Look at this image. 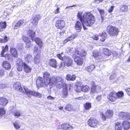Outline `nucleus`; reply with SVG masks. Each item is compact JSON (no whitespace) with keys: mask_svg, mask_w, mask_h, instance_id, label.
I'll return each mask as SVG.
<instances>
[{"mask_svg":"<svg viewBox=\"0 0 130 130\" xmlns=\"http://www.w3.org/2000/svg\"><path fill=\"white\" fill-rule=\"evenodd\" d=\"M4 70L3 69H0V77L3 76L4 74Z\"/></svg>","mask_w":130,"mask_h":130,"instance_id":"4d7b16f0","label":"nucleus"},{"mask_svg":"<svg viewBox=\"0 0 130 130\" xmlns=\"http://www.w3.org/2000/svg\"><path fill=\"white\" fill-rule=\"evenodd\" d=\"M65 66H66L65 65L64 63L63 64V63H61L60 66V68H64Z\"/></svg>","mask_w":130,"mask_h":130,"instance_id":"338daca9","label":"nucleus"},{"mask_svg":"<svg viewBox=\"0 0 130 130\" xmlns=\"http://www.w3.org/2000/svg\"><path fill=\"white\" fill-rule=\"evenodd\" d=\"M6 26V23L5 22H1L0 23V26L2 28H5Z\"/></svg>","mask_w":130,"mask_h":130,"instance_id":"864d4df0","label":"nucleus"},{"mask_svg":"<svg viewBox=\"0 0 130 130\" xmlns=\"http://www.w3.org/2000/svg\"><path fill=\"white\" fill-rule=\"evenodd\" d=\"M7 100L5 98H0V105L5 106L7 103Z\"/></svg>","mask_w":130,"mask_h":130,"instance_id":"7c9ffc66","label":"nucleus"},{"mask_svg":"<svg viewBox=\"0 0 130 130\" xmlns=\"http://www.w3.org/2000/svg\"><path fill=\"white\" fill-rule=\"evenodd\" d=\"M93 56L97 59H99L101 57V56L97 51H94L93 52Z\"/></svg>","mask_w":130,"mask_h":130,"instance_id":"473e14b6","label":"nucleus"},{"mask_svg":"<svg viewBox=\"0 0 130 130\" xmlns=\"http://www.w3.org/2000/svg\"><path fill=\"white\" fill-rule=\"evenodd\" d=\"M82 13V12H78L77 17L82 23L84 29L85 30L87 28L85 26L84 24L87 26H90L95 23V18L90 12H85L83 15Z\"/></svg>","mask_w":130,"mask_h":130,"instance_id":"f257e3e1","label":"nucleus"},{"mask_svg":"<svg viewBox=\"0 0 130 130\" xmlns=\"http://www.w3.org/2000/svg\"><path fill=\"white\" fill-rule=\"evenodd\" d=\"M89 87L87 85L82 86V90L84 92H86L89 90Z\"/></svg>","mask_w":130,"mask_h":130,"instance_id":"58836bf2","label":"nucleus"},{"mask_svg":"<svg viewBox=\"0 0 130 130\" xmlns=\"http://www.w3.org/2000/svg\"><path fill=\"white\" fill-rule=\"evenodd\" d=\"M31 41H28L27 42H25L26 43V47L28 48H29L30 46L31 45Z\"/></svg>","mask_w":130,"mask_h":130,"instance_id":"052dcab7","label":"nucleus"},{"mask_svg":"<svg viewBox=\"0 0 130 130\" xmlns=\"http://www.w3.org/2000/svg\"><path fill=\"white\" fill-rule=\"evenodd\" d=\"M40 61V57L39 55H36L34 57V62L36 64L39 63Z\"/></svg>","mask_w":130,"mask_h":130,"instance_id":"e433bc0d","label":"nucleus"},{"mask_svg":"<svg viewBox=\"0 0 130 130\" xmlns=\"http://www.w3.org/2000/svg\"><path fill=\"white\" fill-rule=\"evenodd\" d=\"M84 107L85 109L88 110L91 107V105L90 103H86L84 105Z\"/></svg>","mask_w":130,"mask_h":130,"instance_id":"8fccbe9b","label":"nucleus"},{"mask_svg":"<svg viewBox=\"0 0 130 130\" xmlns=\"http://www.w3.org/2000/svg\"><path fill=\"white\" fill-rule=\"evenodd\" d=\"M63 54V53L62 52L61 53L59 54H57V57L60 59L61 60H62L63 61V57H62V55Z\"/></svg>","mask_w":130,"mask_h":130,"instance_id":"6e6d98bb","label":"nucleus"},{"mask_svg":"<svg viewBox=\"0 0 130 130\" xmlns=\"http://www.w3.org/2000/svg\"><path fill=\"white\" fill-rule=\"evenodd\" d=\"M107 31L110 36H116L119 32L118 29L116 27L109 25L107 27Z\"/></svg>","mask_w":130,"mask_h":130,"instance_id":"20e7f679","label":"nucleus"},{"mask_svg":"<svg viewBox=\"0 0 130 130\" xmlns=\"http://www.w3.org/2000/svg\"><path fill=\"white\" fill-rule=\"evenodd\" d=\"M65 22L62 20L59 19L56 21L55 26L57 28L62 29L64 27Z\"/></svg>","mask_w":130,"mask_h":130,"instance_id":"1a4fd4ad","label":"nucleus"},{"mask_svg":"<svg viewBox=\"0 0 130 130\" xmlns=\"http://www.w3.org/2000/svg\"><path fill=\"white\" fill-rule=\"evenodd\" d=\"M65 109L69 111H71L72 109V107L70 104H68L65 107Z\"/></svg>","mask_w":130,"mask_h":130,"instance_id":"09e8293b","label":"nucleus"},{"mask_svg":"<svg viewBox=\"0 0 130 130\" xmlns=\"http://www.w3.org/2000/svg\"><path fill=\"white\" fill-rule=\"evenodd\" d=\"M65 65L69 67L72 65V60L69 57L67 56H65L63 57V61Z\"/></svg>","mask_w":130,"mask_h":130,"instance_id":"f8f14e48","label":"nucleus"},{"mask_svg":"<svg viewBox=\"0 0 130 130\" xmlns=\"http://www.w3.org/2000/svg\"><path fill=\"white\" fill-rule=\"evenodd\" d=\"M73 128L72 126L68 123L62 124L58 126L57 127V130H69Z\"/></svg>","mask_w":130,"mask_h":130,"instance_id":"0eeeda50","label":"nucleus"},{"mask_svg":"<svg viewBox=\"0 0 130 130\" xmlns=\"http://www.w3.org/2000/svg\"><path fill=\"white\" fill-rule=\"evenodd\" d=\"M23 39L25 43L27 42L28 41H30L29 39L27 37L25 36H23Z\"/></svg>","mask_w":130,"mask_h":130,"instance_id":"bf43d9fd","label":"nucleus"},{"mask_svg":"<svg viewBox=\"0 0 130 130\" xmlns=\"http://www.w3.org/2000/svg\"><path fill=\"white\" fill-rule=\"evenodd\" d=\"M102 99V95H98L96 97V101L98 102H99L101 101Z\"/></svg>","mask_w":130,"mask_h":130,"instance_id":"13d9d810","label":"nucleus"},{"mask_svg":"<svg viewBox=\"0 0 130 130\" xmlns=\"http://www.w3.org/2000/svg\"><path fill=\"white\" fill-rule=\"evenodd\" d=\"M117 93L115 92H110L107 96V98L111 101H114L117 99Z\"/></svg>","mask_w":130,"mask_h":130,"instance_id":"2eb2a0df","label":"nucleus"},{"mask_svg":"<svg viewBox=\"0 0 130 130\" xmlns=\"http://www.w3.org/2000/svg\"><path fill=\"white\" fill-rule=\"evenodd\" d=\"M10 51L11 53L13 56L14 57H17L18 54L17 53V50L15 48L13 47H11Z\"/></svg>","mask_w":130,"mask_h":130,"instance_id":"c756f323","label":"nucleus"},{"mask_svg":"<svg viewBox=\"0 0 130 130\" xmlns=\"http://www.w3.org/2000/svg\"><path fill=\"white\" fill-rule=\"evenodd\" d=\"M59 9V8L58 7L54 11L55 13V14H57L59 13L60 12Z\"/></svg>","mask_w":130,"mask_h":130,"instance_id":"0e129e2a","label":"nucleus"},{"mask_svg":"<svg viewBox=\"0 0 130 130\" xmlns=\"http://www.w3.org/2000/svg\"><path fill=\"white\" fill-rule=\"evenodd\" d=\"M128 10L127 6L124 5L120 6V11L122 12H125L127 11Z\"/></svg>","mask_w":130,"mask_h":130,"instance_id":"37998d69","label":"nucleus"},{"mask_svg":"<svg viewBox=\"0 0 130 130\" xmlns=\"http://www.w3.org/2000/svg\"><path fill=\"white\" fill-rule=\"evenodd\" d=\"M14 114L15 116H20V113L19 111L18 110H15L14 112Z\"/></svg>","mask_w":130,"mask_h":130,"instance_id":"603ef678","label":"nucleus"},{"mask_svg":"<svg viewBox=\"0 0 130 130\" xmlns=\"http://www.w3.org/2000/svg\"><path fill=\"white\" fill-rule=\"evenodd\" d=\"M82 27V25L81 23L79 21H77L75 24V29L78 32H79L81 31Z\"/></svg>","mask_w":130,"mask_h":130,"instance_id":"a878e982","label":"nucleus"},{"mask_svg":"<svg viewBox=\"0 0 130 130\" xmlns=\"http://www.w3.org/2000/svg\"><path fill=\"white\" fill-rule=\"evenodd\" d=\"M98 10L100 13L102 19H103L105 15V12L104 10L98 9Z\"/></svg>","mask_w":130,"mask_h":130,"instance_id":"de8ad7c7","label":"nucleus"},{"mask_svg":"<svg viewBox=\"0 0 130 130\" xmlns=\"http://www.w3.org/2000/svg\"><path fill=\"white\" fill-rule=\"evenodd\" d=\"M13 123V125L15 129H19L20 128L21 125L19 121H16L14 122Z\"/></svg>","mask_w":130,"mask_h":130,"instance_id":"72a5a7b5","label":"nucleus"},{"mask_svg":"<svg viewBox=\"0 0 130 130\" xmlns=\"http://www.w3.org/2000/svg\"><path fill=\"white\" fill-rule=\"evenodd\" d=\"M106 36V33L104 32H103L101 35V38L100 39L102 41H104L105 40Z\"/></svg>","mask_w":130,"mask_h":130,"instance_id":"a18cd8bd","label":"nucleus"},{"mask_svg":"<svg viewBox=\"0 0 130 130\" xmlns=\"http://www.w3.org/2000/svg\"><path fill=\"white\" fill-rule=\"evenodd\" d=\"M98 121L95 119L91 118L89 119L88 121V124L91 127H95L98 125Z\"/></svg>","mask_w":130,"mask_h":130,"instance_id":"9b49d317","label":"nucleus"},{"mask_svg":"<svg viewBox=\"0 0 130 130\" xmlns=\"http://www.w3.org/2000/svg\"><path fill=\"white\" fill-rule=\"evenodd\" d=\"M75 50L74 48L70 47H68L66 49L67 52L68 53H72L75 51Z\"/></svg>","mask_w":130,"mask_h":130,"instance_id":"c03bdc74","label":"nucleus"},{"mask_svg":"<svg viewBox=\"0 0 130 130\" xmlns=\"http://www.w3.org/2000/svg\"><path fill=\"white\" fill-rule=\"evenodd\" d=\"M24 71L26 73H29L32 70V68L28 66L25 63L23 64Z\"/></svg>","mask_w":130,"mask_h":130,"instance_id":"b1692460","label":"nucleus"},{"mask_svg":"<svg viewBox=\"0 0 130 130\" xmlns=\"http://www.w3.org/2000/svg\"><path fill=\"white\" fill-rule=\"evenodd\" d=\"M50 64L52 67L56 68L57 67V63L56 60L54 59H51L49 62Z\"/></svg>","mask_w":130,"mask_h":130,"instance_id":"cd10ccee","label":"nucleus"},{"mask_svg":"<svg viewBox=\"0 0 130 130\" xmlns=\"http://www.w3.org/2000/svg\"><path fill=\"white\" fill-rule=\"evenodd\" d=\"M125 90L127 92L128 95L130 96V88L125 89Z\"/></svg>","mask_w":130,"mask_h":130,"instance_id":"680f3d73","label":"nucleus"},{"mask_svg":"<svg viewBox=\"0 0 130 130\" xmlns=\"http://www.w3.org/2000/svg\"><path fill=\"white\" fill-rule=\"evenodd\" d=\"M92 38L94 40H97L99 39L98 36L97 35H94L92 36Z\"/></svg>","mask_w":130,"mask_h":130,"instance_id":"e2e57ef3","label":"nucleus"},{"mask_svg":"<svg viewBox=\"0 0 130 130\" xmlns=\"http://www.w3.org/2000/svg\"><path fill=\"white\" fill-rule=\"evenodd\" d=\"M3 67L6 69L8 70L11 68V66L10 63L7 61H4L3 63Z\"/></svg>","mask_w":130,"mask_h":130,"instance_id":"c85d7f7f","label":"nucleus"},{"mask_svg":"<svg viewBox=\"0 0 130 130\" xmlns=\"http://www.w3.org/2000/svg\"><path fill=\"white\" fill-rule=\"evenodd\" d=\"M41 17L39 14H37L32 18L33 21L32 23L34 25H36L38 23L39 20L40 19Z\"/></svg>","mask_w":130,"mask_h":130,"instance_id":"6ab92c4d","label":"nucleus"},{"mask_svg":"<svg viewBox=\"0 0 130 130\" xmlns=\"http://www.w3.org/2000/svg\"><path fill=\"white\" fill-rule=\"evenodd\" d=\"M23 89L25 91V93L29 97H31V95L39 98H41L42 96V94L40 93L34 91L29 90L25 87H23Z\"/></svg>","mask_w":130,"mask_h":130,"instance_id":"39448f33","label":"nucleus"},{"mask_svg":"<svg viewBox=\"0 0 130 130\" xmlns=\"http://www.w3.org/2000/svg\"><path fill=\"white\" fill-rule=\"evenodd\" d=\"M75 53L76 54L78 55L81 57L85 56L87 55V53L83 49L78 48L75 51Z\"/></svg>","mask_w":130,"mask_h":130,"instance_id":"f3484780","label":"nucleus"},{"mask_svg":"<svg viewBox=\"0 0 130 130\" xmlns=\"http://www.w3.org/2000/svg\"><path fill=\"white\" fill-rule=\"evenodd\" d=\"M103 51L104 54L106 56H109L111 53V51L107 48H103Z\"/></svg>","mask_w":130,"mask_h":130,"instance_id":"4c0bfd02","label":"nucleus"},{"mask_svg":"<svg viewBox=\"0 0 130 130\" xmlns=\"http://www.w3.org/2000/svg\"><path fill=\"white\" fill-rule=\"evenodd\" d=\"M2 51L1 53V56L4 57L6 58L9 59L10 56V55L9 54H7L4 55V54L5 52H7L8 50V46L7 45H6L5 47L3 46L2 47Z\"/></svg>","mask_w":130,"mask_h":130,"instance_id":"9d476101","label":"nucleus"},{"mask_svg":"<svg viewBox=\"0 0 130 130\" xmlns=\"http://www.w3.org/2000/svg\"><path fill=\"white\" fill-rule=\"evenodd\" d=\"M7 87V86L5 84L0 83V90L6 88Z\"/></svg>","mask_w":130,"mask_h":130,"instance_id":"5fc2aeb1","label":"nucleus"},{"mask_svg":"<svg viewBox=\"0 0 130 130\" xmlns=\"http://www.w3.org/2000/svg\"><path fill=\"white\" fill-rule=\"evenodd\" d=\"M36 85L38 87H42L44 84L43 78L41 77H39L36 80Z\"/></svg>","mask_w":130,"mask_h":130,"instance_id":"aec40b11","label":"nucleus"},{"mask_svg":"<svg viewBox=\"0 0 130 130\" xmlns=\"http://www.w3.org/2000/svg\"><path fill=\"white\" fill-rule=\"evenodd\" d=\"M95 68V66L94 65L92 64L87 66L86 68V69L88 72H91Z\"/></svg>","mask_w":130,"mask_h":130,"instance_id":"ea45409f","label":"nucleus"},{"mask_svg":"<svg viewBox=\"0 0 130 130\" xmlns=\"http://www.w3.org/2000/svg\"><path fill=\"white\" fill-rule=\"evenodd\" d=\"M113 55L116 57H117L118 55V53L115 51L113 52Z\"/></svg>","mask_w":130,"mask_h":130,"instance_id":"774afa93","label":"nucleus"},{"mask_svg":"<svg viewBox=\"0 0 130 130\" xmlns=\"http://www.w3.org/2000/svg\"><path fill=\"white\" fill-rule=\"evenodd\" d=\"M43 77L44 78V85L45 86H47L49 85H50L51 80L52 79V78H50V75L49 73L47 72H44L43 73Z\"/></svg>","mask_w":130,"mask_h":130,"instance_id":"423d86ee","label":"nucleus"},{"mask_svg":"<svg viewBox=\"0 0 130 130\" xmlns=\"http://www.w3.org/2000/svg\"><path fill=\"white\" fill-rule=\"evenodd\" d=\"M50 85H55L59 89L63 87H67V84L65 83L63 78L61 76H53L51 80Z\"/></svg>","mask_w":130,"mask_h":130,"instance_id":"f03ea898","label":"nucleus"},{"mask_svg":"<svg viewBox=\"0 0 130 130\" xmlns=\"http://www.w3.org/2000/svg\"><path fill=\"white\" fill-rule=\"evenodd\" d=\"M119 118L120 119L130 120V113L127 112H121L119 114Z\"/></svg>","mask_w":130,"mask_h":130,"instance_id":"ddd939ff","label":"nucleus"},{"mask_svg":"<svg viewBox=\"0 0 130 130\" xmlns=\"http://www.w3.org/2000/svg\"><path fill=\"white\" fill-rule=\"evenodd\" d=\"M60 95L62 98H65L67 97L68 95V90L67 87L63 88Z\"/></svg>","mask_w":130,"mask_h":130,"instance_id":"4be33fe9","label":"nucleus"},{"mask_svg":"<svg viewBox=\"0 0 130 130\" xmlns=\"http://www.w3.org/2000/svg\"><path fill=\"white\" fill-rule=\"evenodd\" d=\"M115 128L116 130H122V124L120 122L116 123Z\"/></svg>","mask_w":130,"mask_h":130,"instance_id":"f704fd0d","label":"nucleus"},{"mask_svg":"<svg viewBox=\"0 0 130 130\" xmlns=\"http://www.w3.org/2000/svg\"><path fill=\"white\" fill-rule=\"evenodd\" d=\"M122 125L123 128L125 129H128L130 127V123L128 121H123Z\"/></svg>","mask_w":130,"mask_h":130,"instance_id":"393cba45","label":"nucleus"},{"mask_svg":"<svg viewBox=\"0 0 130 130\" xmlns=\"http://www.w3.org/2000/svg\"><path fill=\"white\" fill-rule=\"evenodd\" d=\"M35 32L31 30H28L27 36L30 37L31 40L32 41H34L38 45L41 47L42 46V42L41 39L38 38L36 37L34 39L35 36Z\"/></svg>","mask_w":130,"mask_h":130,"instance_id":"7ed1b4c3","label":"nucleus"},{"mask_svg":"<svg viewBox=\"0 0 130 130\" xmlns=\"http://www.w3.org/2000/svg\"><path fill=\"white\" fill-rule=\"evenodd\" d=\"M25 59L28 62H30L32 60V55L29 54H28L25 55L24 56Z\"/></svg>","mask_w":130,"mask_h":130,"instance_id":"bb28decb","label":"nucleus"},{"mask_svg":"<svg viewBox=\"0 0 130 130\" xmlns=\"http://www.w3.org/2000/svg\"><path fill=\"white\" fill-rule=\"evenodd\" d=\"M100 114L101 117L102 119L105 120L106 118H110L113 115V112L112 110H108L106 112L105 115L102 112H101Z\"/></svg>","mask_w":130,"mask_h":130,"instance_id":"6e6552de","label":"nucleus"},{"mask_svg":"<svg viewBox=\"0 0 130 130\" xmlns=\"http://www.w3.org/2000/svg\"><path fill=\"white\" fill-rule=\"evenodd\" d=\"M114 7L113 6H111L110 8L108 9V11L109 13H111L112 12L113 9Z\"/></svg>","mask_w":130,"mask_h":130,"instance_id":"69168bd1","label":"nucleus"},{"mask_svg":"<svg viewBox=\"0 0 130 130\" xmlns=\"http://www.w3.org/2000/svg\"><path fill=\"white\" fill-rule=\"evenodd\" d=\"M24 21L23 20H20L16 22H14L12 24V26L14 27V29H16L19 28L21 25H25Z\"/></svg>","mask_w":130,"mask_h":130,"instance_id":"dca6fc26","label":"nucleus"},{"mask_svg":"<svg viewBox=\"0 0 130 130\" xmlns=\"http://www.w3.org/2000/svg\"><path fill=\"white\" fill-rule=\"evenodd\" d=\"M13 86L17 90H19L21 92L24 93L23 89L21 87L20 84L19 83L17 82L14 83L13 85Z\"/></svg>","mask_w":130,"mask_h":130,"instance_id":"412c9836","label":"nucleus"},{"mask_svg":"<svg viewBox=\"0 0 130 130\" xmlns=\"http://www.w3.org/2000/svg\"><path fill=\"white\" fill-rule=\"evenodd\" d=\"M101 87L99 85H93L91 89V93L93 94L95 92L98 93L100 91Z\"/></svg>","mask_w":130,"mask_h":130,"instance_id":"a211bd4d","label":"nucleus"},{"mask_svg":"<svg viewBox=\"0 0 130 130\" xmlns=\"http://www.w3.org/2000/svg\"><path fill=\"white\" fill-rule=\"evenodd\" d=\"M77 36L76 35H72L69 37H68L66 39L64 40L63 41V43H66L67 42L69 41H71L75 38Z\"/></svg>","mask_w":130,"mask_h":130,"instance_id":"2f4dec72","label":"nucleus"},{"mask_svg":"<svg viewBox=\"0 0 130 130\" xmlns=\"http://www.w3.org/2000/svg\"><path fill=\"white\" fill-rule=\"evenodd\" d=\"M76 76L75 75L71 76L69 74L67 75L66 78L68 80H74L75 79Z\"/></svg>","mask_w":130,"mask_h":130,"instance_id":"c9c22d12","label":"nucleus"},{"mask_svg":"<svg viewBox=\"0 0 130 130\" xmlns=\"http://www.w3.org/2000/svg\"><path fill=\"white\" fill-rule=\"evenodd\" d=\"M24 63L21 59H18L17 63V68L18 71H21L22 70L23 67Z\"/></svg>","mask_w":130,"mask_h":130,"instance_id":"4468645a","label":"nucleus"},{"mask_svg":"<svg viewBox=\"0 0 130 130\" xmlns=\"http://www.w3.org/2000/svg\"><path fill=\"white\" fill-rule=\"evenodd\" d=\"M5 113V110L3 108H0V117L4 115Z\"/></svg>","mask_w":130,"mask_h":130,"instance_id":"3c124183","label":"nucleus"},{"mask_svg":"<svg viewBox=\"0 0 130 130\" xmlns=\"http://www.w3.org/2000/svg\"><path fill=\"white\" fill-rule=\"evenodd\" d=\"M9 39V38L6 36H5L3 39L0 38V42L4 43L7 42Z\"/></svg>","mask_w":130,"mask_h":130,"instance_id":"49530a36","label":"nucleus"},{"mask_svg":"<svg viewBox=\"0 0 130 130\" xmlns=\"http://www.w3.org/2000/svg\"><path fill=\"white\" fill-rule=\"evenodd\" d=\"M74 61L79 65H82L83 62V59L78 56H76L74 58Z\"/></svg>","mask_w":130,"mask_h":130,"instance_id":"5701e85b","label":"nucleus"},{"mask_svg":"<svg viewBox=\"0 0 130 130\" xmlns=\"http://www.w3.org/2000/svg\"><path fill=\"white\" fill-rule=\"evenodd\" d=\"M117 99L118 98L122 99L124 95L123 92L122 91H119L117 93Z\"/></svg>","mask_w":130,"mask_h":130,"instance_id":"79ce46f5","label":"nucleus"},{"mask_svg":"<svg viewBox=\"0 0 130 130\" xmlns=\"http://www.w3.org/2000/svg\"><path fill=\"white\" fill-rule=\"evenodd\" d=\"M74 90L76 92H80L82 90V86L81 85H75L74 87Z\"/></svg>","mask_w":130,"mask_h":130,"instance_id":"a19ab883","label":"nucleus"}]
</instances>
